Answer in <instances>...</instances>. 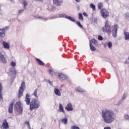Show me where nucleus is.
I'll return each mask as SVG.
<instances>
[{
    "instance_id": "nucleus-1",
    "label": "nucleus",
    "mask_w": 129,
    "mask_h": 129,
    "mask_svg": "<svg viewBox=\"0 0 129 129\" xmlns=\"http://www.w3.org/2000/svg\"><path fill=\"white\" fill-rule=\"evenodd\" d=\"M102 118L105 123L110 124L116 119L115 113L110 109H104L102 110Z\"/></svg>"
},
{
    "instance_id": "nucleus-2",
    "label": "nucleus",
    "mask_w": 129,
    "mask_h": 129,
    "mask_svg": "<svg viewBox=\"0 0 129 129\" xmlns=\"http://www.w3.org/2000/svg\"><path fill=\"white\" fill-rule=\"evenodd\" d=\"M39 107H40V101L35 98L32 99L30 105V110H34V109L39 108Z\"/></svg>"
},
{
    "instance_id": "nucleus-3",
    "label": "nucleus",
    "mask_w": 129,
    "mask_h": 129,
    "mask_svg": "<svg viewBox=\"0 0 129 129\" xmlns=\"http://www.w3.org/2000/svg\"><path fill=\"white\" fill-rule=\"evenodd\" d=\"M102 31L104 33H110L111 32V26L109 25L108 20H106L104 27L102 28Z\"/></svg>"
},
{
    "instance_id": "nucleus-4",
    "label": "nucleus",
    "mask_w": 129,
    "mask_h": 129,
    "mask_svg": "<svg viewBox=\"0 0 129 129\" xmlns=\"http://www.w3.org/2000/svg\"><path fill=\"white\" fill-rule=\"evenodd\" d=\"M25 88H26V85L25 82H22L20 87V89L18 92V97L20 98L21 96H23L24 91H25Z\"/></svg>"
},
{
    "instance_id": "nucleus-5",
    "label": "nucleus",
    "mask_w": 129,
    "mask_h": 129,
    "mask_svg": "<svg viewBox=\"0 0 129 129\" xmlns=\"http://www.w3.org/2000/svg\"><path fill=\"white\" fill-rule=\"evenodd\" d=\"M100 14L101 16L102 17V18H104V19H106L107 17L109 16V12H108V11L105 9H101Z\"/></svg>"
},
{
    "instance_id": "nucleus-6",
    "label": "nucleus",
    "mask_w": 129,
    "mask_h": 129,
    "mask_svg": "<svg viewBox=\"0 0 129 129\" xmlns=\"http://www.w3.org/2000/svg\"><path fill=\"white\" fill-rule=\"evenodd\" d=\"M55 75H56V76H58V79H59V80H61V81L67 79V76L62 73H56L55 74Z\"/></svg>"
},
{
    "instance_id": "nucleus-7",
    "label": "nucleus",
    "mask_w": 129,
    "mask_h": 129,
    "mask_svg": "<svg viewBox=\"0 0 129 129\" xmlns=\"http://www.w3.org/2000/svg\"><path fill=\"white\" fill-rule=\"evenodd\" d=\"M52 2L53 5H55V6H56L57 7L63 5V0H52Z\"/></svg>"
},
{
    "instance_id": "nucleus-8",
    "label": "nucleus",
    "mask_w": 129,
    "mask_h": 129,
    "mask_svg": "<svg viewBox=\"0 0 129 129\" xmlns=\"http://www.w3.org/2000/svg\"><path fill=\"white\" fill-rule=\"evenodd\" d=\"M15 107L16 108V109H19V111L22 112L23 111V107L22 106V105L20 103V102H17L15 104Z\"/></svg>"
},
{
    "instance_id": "nucleus-9",
    "label": "nucleus",
    "mask_w": 129,
    "mask_h": 129,
    "mask_svg": "<svg viewBox=\"0 0 129 129\" xmlns=\"http://www.w3.org/2000/svg\"><path fill=\"white\" fill-rule=\"evenodd\" d=\"M0 62L3 64H6L7 59L5 57V55L0 51Z\"/></svg>"
},
{
    "instance_id": "nucleus-10",
    "label": "nucleus",
    "mask_w": 129,
    "mask_h": 129,
    "mask_svg": "<svg viewBox=\"0 0 129 129\" xmlns=\"http://www.w3.org/2000/svg\"><path fill=\"white\" fill-rule=\"evenodd\" d=\"M25 101L27 105H30L31 104V98H30V95L28 94L26 95Z\"/></svg>"
},
{
    "instance_id": "nucleus-11",
    "label": "nucleus",
    "mask_w": 129,
    "mask_h": 129,
    "mask_svg": "<svg viewBox=\"0 0 129 129\" xmlns=\"http://www.w3.org/2000/svg\"><path fill=\"white\" fill-rule=\"evenodd\" d=\"M14 103H15L14 101L11 102V103L9 105V108H8L9 113H13V108L14 107Z\"/></svg>"
},
{
    "instance_id": "nucleus-12",
    "label": "nucleus",
    "mask_w": 129,
    "mask_h": 129,
    "mask_svg": "<svg viewBox=\"0 0 129 129\" xmlns=\"http://www.w3.org/2000/svg\"><path fill=\"white\" fill-rule=\"evenodd\" d=\"M54 94H55V95H56L57 96H61L62 95L61 91H60V90L57 88H54Z\"/></svg>"
},
{
    "instance_id": "nucleus-13",
    "label": "nucleus",
    "mask_w": 129,
    "mask_h": 129,
    "mask_svg": "<svg viewBox=\"0 0 129 129\" xmlns=\"http://www.w3.org/2000/svg\"><path fill=\"white\" fill-rule=\"evenodd\" d=\"M66 109H67L68 111H73V107H72V104H71V103L67 104V105L66 107Z\"/></svg>"
},
{
    "instance_id": "nucleus-14",
    "label": "nucleus",
    "mask_w": 129,
    "mask_h": 129,
    "mask_svg": "<svg viewBox=\"0 0 129 129\" xmlns=\"http://www.w3.org/2000/svg\"><path fill=\"white\" fill-rule=\"evenodd\" d=\"M2 44L4 49H6L7 50L10 49V43L6 41H3Z\"/></svg>"
},
{
    "instance_id": "nucleus-15",
    "label": "nucleus",
    "mask_w": 129,
    "mask_h": 129,
    "mask_svg": "<svg viewBox=\"0 0 129 129\" xmlns=\"http://www.w3.org/2000/svg\"><path fill=\"white\" fill-rule=\"evenodd\" d=\"M3 129H8L9 128V123L7 121V120H5V121L3 124Z\"/></svg>"
},
{
    "instance_id": "nucleus-16",
    "label": "nucleus",
    "mask_w": 129,
    "mask_h": 129,
    "mask_svg": "<svg viewBox=\"0 0 129 129\" xmlns=\"http://www.w3.org/2000/svg\"><path fill=\"white\" fill-rule=\"evenodd\" d=\"M113 33H117V30H118V26L117 25H115L112 26Z\"/></svg>"
},
{
    "instance_id": "nucleus-17",
    "label": "nucleus",
    "mask_w": 129,
    "mask_h": 129,
    "mask_svg": "<svg viewBox=\"0 0 129 129\" xmlns=\"http://www.w3.org/2000/svg\"><path fill=\"white\" fill-rule=\"evenodd\" d=\"M2 92H3V85L0 83V101L3 100V95L2 94Z\"/></svg>"
},
{
    "instance_id": "nucleus-18",
    "label": "nucleus",
    "mask_w": 129,
    "mask_h": 129,
    "mask_svg": "<svg viewBox=\"0 0 129 129\" xmlns=\"http://www.w3.org/2000/svg\"><path fill=\"white\" fill-rule=\"evenodd\" d=\"M9 30V27H3L0 29V33H5Z\"/></svg>"
},
{
    "instance_id": "nucleus-19",
    "label": "nucleus",
    "mask_w": 129,
    "mask_h": 129,
    "mask_svg": "<svg viewBox=\"0 0 129 129\" xmlns=\"http://www.w3.org/2000/svg\"><path fill=\"white\" fill-rule=\"evenodd\" d=\"M59 109L60 112H62V113H64L65 111H64V108H63V105H62V104H59Z\"/></svg>"
},
{
    "instance_id": "nucleus-20",
    "label": "nucleus",
    "mask_w": 129,
    "mask_h": 129,
    "mask_svg": "<svg viewBox=\"0 0 129 129\" xmlns=\"http://www.w3.org/2000/svg\"><path fill=\"white\" fill-rule=\"evenodd\" d=\"M35 59L39 65H41V66H44V65H45V63H44V62L42 61V60H41L40 59L35 58Z\"/></svg>"
},
{
    "instance_id": "nucleus-21",
    "label": "nucleus",
    "mask_w": 129,
    "mask_h": 129,
    "mask_svg": "<svg viewBox=\"0 0 129 129\" xmlns=\"http://www.w3.org/2000/svg\"><path fill=\"white\" fill-rule=\"evenodd\" d=\"M61 122L63 124H67V122H68V118L67 117H64L61 119Z\"/></svg>"
},
{
    "instance_id": "nucleus-22",
    "label": "nucleus",
    "mask_w": 129,
    "mask_h": 129,
    "mask_svg": "<svg viewBox=\"0 0 129 129\" xmlns=\"http://www.w3.org/2000/svg\"><path fill=\"white\" fill-rule=\"evenodd\" d=\"M90 50L92 51H95V50H96V48H95V47L92 45V44H91V41H90Z\"/></svg>"
},
{
    "instance_id": "nucleus-23",
    "label": "nucleus",
    "mask_w": 129,
    "mask_h": 129,
    "mask_svg": "<svg viewBox=\"0 0 129 129\" xmlns=\"http://www.w3.org/2000/svg\"><path fill=\"white\" fill-rule=\"evenodd\" d=\"M76 91H77L78 92H84L85 91L84 89L80 87H78L77 89H76Z\"/></svg>"
},
{
    "instance_id": "nucleus-24",
    "label": "nucleus",
    "mask_w": 129,
    "mask_h": 129,
    "mask_svg": "<svg viewBox=\"0 0 129 129\" xmlns=\"http://www.w3.org/2000/svg\"><path fill=\"white\" fill-rule=\"evenodd\" d=\"M103 8V4L101 3H99L98 5V8L99 10H101Z\"/></svg>"
},
{
    "instance_id": "nucleus-25",
    "label": "nucleus",
    "mask_w": 129,
    "mask_h": 129,
    "mask_svg": "<svg viewBox=\"0 0 129 129\" xmlns=\"http://www.w3.org/2000/svg\"><path fill=\"white\" fill-rule=\"evenodd\" d=\"M66 18L70 20V21H72V22H75V19L71 16H68L66 17Z\"/></svg>"
},
{
    "instance_id": "nucleus-26",
    "label": "nucleus",
    "mask_w": 129,
    "mask_h": 129,
    "mask_svg": "<svg viewBox=\"0 0 129 129\" xmlns=\"http://www.w3.org/2000/svg\"><path fill=\"white\" fill-rule=\"evenodd\" d=\"M90 7L91 8V9H92L93 11H95V5H94L93 4H91L90 5Z\"/></svg>"
},
{
    "instance_id": "nucleus-27",
    "label": "nucleus",
    "mask_w": 129,
    "mask_h": 129,
    "mask_svg": "<svg viewBox=\"0 0 129 129\" xmlns=\"http://www.w3.org/2000/svg\"><path fill=\"white\" fill-rule=\"evenodd\" d=\"M125 40H129V33H124Z\"/></svg>"
},
{
    "instance_id": "nucleus-28",
    "label": "nucleus",
    "mask_w": 129,
    "mask_h": 129,
    "mask_svg": "<svg viewBox=\"0 0 129 129\" xmlns=\"http://www.w3.org/2000/svg\"><path fill=\"white\" fill-rule=\"evenodd\" d=\"M78 16H79V20H81V21H83L84 18H83V16H82V14L79 13Z\"/></svg>"
},
{
    "instance_id": "nucleus-29",
    "label": "nucleus",
    "mask_w": 129,
    "mask_h": 129,
    "mask_svg": "<svg viewBox=\"0 0 129 129\" xmlns=\"http://www.w3.org/2000/svg\"><path fill=\"white\" fill-rule=\"evenodd\" d=\"M38 92V89H36L35 91L33 93V95H34L36 98H38V95L37 94V93Z\"/></svg>"
},
{
    "instance_id": "nucleus-30",
    "label": "nucleus",
    "mask_w": 129,
    "mask_h": 129,
    "mask_svg": "<svg viewBox=\"0 0 129 129\" xmlns=\"http://www.w3.org/2000/svg\"><path fill=\"white\" fill-rule=\"evenodd\" d=\"M124 118L125 120H129V115L127 114L124 115Z\"/></svg>"
},
{
    "instance_id": "nucleus-31",
    "label": "nucleus",
    "mask_w": 129,
    "mask_h": 129,
    "mask_svg": "<svg viewBox=\"0 0 129 129\" xmlns=\"http://www.w3.org/2000/svg\"><path fill=\"white\" fill-rule=\"evenodd\" d=\"M12 72L14 74V77H16V75H17V71L16 70V69L13 68L12 70Z\"/></svg>"
},
{
    "instance_id": "nucleus-32",
    "label": "nucleus",
    "mask_w": 129,
    "mask_h": 129,
    "mask_svg": "<svg viewBox=\"0 0 129 129\" xmlns=\"http://www.w3.org/2000/svg\"><path fill=\"white\" fill-rule=\"evenodd\" d=\"M77 24L78 25V26H79V27H80V28H83V26L81 25V23H80V22L79 21L77 22Z\"/></svg>"
},
{
    "instance_id": "nucleus-33",
    "label": "nucleus",
    "mask_w": 129,
    "mask_h": 129,
    "mask_svg": "<svg viewBox=\"0 0 129 129\" xmlns=\"http://www.w3.org/2000/svg\"><path fill=\"white\" fill-rule=\"evenodd\" d=\"M108 47L109 49H110L111 47H112V43H111V42H109L108 43Z\"/></svg>"
},
{
    "instance_id": "nucleus-34",
    "label": "nucleus",
    "mask_w": 129,
    "mask_h": 129,
    "mask_svg": "<svg viewBox=\"0 0 129 129\" xmlns=\"http://www.w3.org/2000/svg\"><path fill=\"white\" fill-rule=\"evenodd\" d=\"M23 4L24 7L25 8V7H27V6H28V2L26 1H24L23 3Z\"/></svg>"
},
{
    "instance_id": "nucleus-35",
    "label": "nucleus",
    "mask_w": 129,
    "mask_h": 129,
    "mask_svg": "<svg viewBox=\"0 0 129 129\" xmlns=\"http://www.w3.org/2000/svg\"><path fill=\"white\" fill-rule=\"evenodd\" d=\"M25 124H27L28 128L31 129V126H30V122L29 121L25 122Z\"/></svg>"
},
{
    "instance_id": "nucleus-36",
    "label": "nucleus",
    "mask_w": 129,
    "mask_h": 129,
    "mask_svg": "<svg viewBox=\"0 0 129 129\" xmlns=\"http://www.w3.org/2000/svg\"><path fill=\"white\" fill-rule=\"evenodd\" d=\"M6 36V33H0V37L1 38H4Z\"/></svg>"
},
{
    "instance_id": "nucleus-37",
    "label": "nucleus",
    "mask_w": 129,
    "mask_h": 129,
    "mask_svg": "<svg viewBox=\"0 0 129 129\" xmlns=\"http://www.w3.org/2000/svg\"><path fill=\"white\" fill-rule=\"evenodd\" d=\"M125 98H126V94L125 93H124L121 99H122V100H124V99H125Z\"/></svg>"
},
{
    "instance_id": "nucleus-38",
    "label": "nucleus",
    "mask_w": 129,
    "mask_h": 129,
    "mask_svg": "<svg viewBox=\"0 0 129 129\" xmlns=\"http://www.w3.org/2000/svg\"><path fill=\"white\" fill-rule=\"evenodd\" d=\"M98 40H99V41H102V40H103V37H102L101 35H99L98 37Z\"/></svg>"
},
{
    "instance_id": "nucleus-39",
    "label": "nucleus",
    "mask_w": 129,
    "mask_h": 129,
    "mask_svg": "<svg viewBox=\"0 0 129 129\" xmlns=\"http://www.w3.org/2000/svg\"><path fill=\"white\" fill-rule=\"evenodd\" d=\"M92 43H93V44H96L97 43V41H96V40H95V39L93 38L92 39Z\"/></svg>"
},
{
    "instance_id": "nucleus-40",
    "label": "nucleus",
    "mask_w": 129,
    "mask_h": 129,
    "mask_svg": "<svg viewBox=\"0 0 129 129\" xmlns=\"http://www.w3.org/2000/svg\"><path fill=\"white\" fill-rule=\"evenodd\" d=\"M71 129H80V128L78 126L74 125L72 126Z\"/></svg>"
},
{
    "instance_id": "nucleus-41",
    "label": "nucleus",
    "mask_w": 129,
    "mask_h": 129,
    "mask_svg": "<svg viewBox=\"0 0 129 129\" xmlns=\"http://www.w3.org/2000/svg\"><path fill=\"white\" fill-rule=\"evenodd\" d=\"M11 65L12 67H15V66H16V62L12 61L11 63Z\"/></svg>"
},
{
    "instance_id": "nucleus-42",
    "label": "nucleus",
    "mask_w": 129,
    "mask_h": 129,
    "mask_svg": "<svg viewBox=\"0 0 129 129\" xmlns=\"http://www.w3.org/2000/svg\"><path fill=\"white\" fill-rule=\"evenodd\" d=\"M49 73L53 76V73H54V71H53L52 70H49Z\"/></svg>"
},
{
    "instance_id": "nucleus-43",
    "label": "nucleus",
    "mask_w": 129,
    "mask_h": 129,
    "mask_svg": "<svg viewBox=\"0 0 129 129\" xmlns=\"http://www.w3.org/2000/svg\"><path fill=\"white\" fill-rule=\"evenodd\" d=\"M112 36L114 38H116L117 37V33H112Z\"/></svg>"
},
{
    "instance_id": "nucleus-44",
    "label": "nucleus",
    "mask_w": 129,
    "mask_h": 129,
    "mask_svg": "<svg viewBox=\"0 0 129 129\" xmlns=\"http://www.w3.org/2000/svg\"><path fill=\"white\" fill-rule=\"evenodd\" d=\"M125 17L126 19H128L129 18V13H126L125 14Z\"/></svg>"
},
{
    "instance_id": "nucleus-45",
    "label": "nucleus",
    "mask_w": 129,
    "mask_h": 129,
    "mask_svg": "<svg viewBox=\"0 0 129 129\" xmlns=\"http://www.w3.org/2000/svg\"><path fill=\"white\" fill-rule=\"evenodd\" d=\"M23 12H24V10H19L18 11V15H21V14H22V13H23Z\"/></svg>"
},
{
    "instance_id": "nucleus-46",
    "label": "nucleus",
    "mask_w": 129,
    "mask_h": 129,
    "mask_svg": "<svg viewBox=\"0 0 129 129\" xmlns=\"http://www.w3.org/2000/svg\"><path fill=\"white\" fill-rule=\"evenodd\" d=\"M58 18H64V15L62 14H59L58 15Z\"/></svg>"
},
{
    "instance_id": "nucleus-47",
    "label": "nucleus",
    "mask_w": 129,
    "mask_h": 129,
    "mask_svg": "<svg viewBox=\"0 0 129 129\" xmlns=\"http://www.w3.org/2000/svg\"><path fill=\"white\" fill-rule=\"evenodd\" d=\"M124 63H125V64H127V65H128V64H129V61H128V60L126 59V60H125V62H124Z\"/></svg>"
},
{
    "instance_id": "nucleus-48",
    "label": "nucleus",
    "mask_w": 129,
    "mask_h": 129,
    "mask_svg": "<svg viewBox=\"0 0 129 129\" xmlns=\"http://www.w3.org/2000/svg\"><path fill=\"white\" fill-rule=\"evenodd\" d=\"M83 15H84L85 16V17H88V15L87 14V13L84 12L83 13Z\"/></svg>"
},
{
    "instance_id": "nucleus-49",
    "label": "nucleus",
    "mask_w": 129,
    "mask_h": 129,
    "mask_svg": "<svg viewBox=\"0 0 129 129\" xmlns=\"http://www.w3.org/2000/svg\"><path fill=\"white\" fill-rule=\"evenodd\" d=\"M104 129H111V128L110 127L105 126Z\"/></svg>"
},
{
    "instance_id": "nucleus-50",
    "label": "nucleus",
    "mask_w": 129,
    "mask_h": 129,
    "mask_svg": "<svg viewBox=\"0 0 129 129\" xmlns=\"http://www.w3.org/2000/svg\"><path fill=\"white\" fill-rule=\"evenodd\" d=\"M47 81H48L49 84H50V85H52V83L49 80H47Z\"/></svg>"
},
{
    "instance_id": "nucleus-51",
    "label": "nucleus",
    "mask_w": 129,
    "mask_h": 129,
    "mask_svg": "<svg viewBox=\"0 0 129 129\" xmlns=\"http://www.w3.org/2000/svg\"><path fill=\"white\" fill-rule=\"evenodd\" d=\"M37 19H42V17L41 16H38L36 17Z\"/></svg>"
},
{
    "instance_id": "nucleus-52",
    "label": "nucleus",
    "mask_w": 129,
    "mask_h": 129,
    "mask_svg": "<svg viewBox=\"0 0 129 129\" xmlns=\"http://www.w3.org/2000/svg\"><path fill=\"white\" fill-rule=\"evenodd\" d=\"M77 3H80V1L81 0H75Z\"/></svg>"
},
{
    "instance_id": "nucleus-53",
    "label": "nucleus",
    "mask_w": 129,
    "mask_h": 129,
    "mask_svg": "<svg viewBox=\"0 0 129 129\" xmlns=\"http://www.w3.org/2000/svg\"><path fill=\"white\" fill-rule=\"evenodd\" d=\"M37 2H43V0H36Z\"/></svg>"
},
{
    "instance_id": "nucleus-54",
    "label": "nucleus",
    "mask_w": 129,
    "mask_h": 129,
    "mask_svg": "<svg viewBox=\"0 0 129 129\" xmlns=\"http://www.w3.org/2000/svg\"><path fill=\"white\" fill-rule=\"evenodd\" d=\"M127 60H128V61H129V56L128 57V59Z\"/></svg>"
},
{
    "instance_id": "nucleus-55",
    "label": "nucleus",
    "mask_w": 129,
    "mask_h": 129,
    "mask_svg": "<svg viewBox=\"0 0 129 129\" xmlns=\"http://www.w3.org/2000/svg\"><path fill=\"white\" fill-rule=\"evenodd\" d=\"M59 89H60V90H61V89H60V88H59Z\"/></svg>"
},
{
    "instance_id": "nucleus-56",
    "label": "nucleus",
    "mask_w": 129,
    "mask_h": 129,
    "mask_svg": "<svg viewBox=\"0 0 129 129\" xmlns=\"http://www.w3.org/2000/svg\"><path fill=\"white\" fill-rule=\"evenodd\" d=\"M0 8H1V5H0Z\"/></svg>"
},
{
    "instance_id": "nucleus-57",
    "label": "nucleus",
    "mask_w": 129,
    "mask_h": 129,
    "mask_svg": "<svg viewBox=\"0 0 129 129\" xmlns=\"http://www.w3.org/2000/svg\"><path fill=\"white\" fill-rule=\"evenodd\" d=\"M106 1H108V0H106Z\"/></svg>"
}]
</instances>
